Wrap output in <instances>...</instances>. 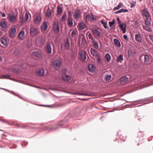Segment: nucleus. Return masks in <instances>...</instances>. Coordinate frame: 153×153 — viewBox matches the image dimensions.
<instances>
[{
  "instance_id": "57",
  "label": "nucleus",
  "mask_w": 153,
  "mask_h": 153,
  "mask_svg": "<svg viewBox=\"0 0 153 153\" xmlns=\"http://www.w3.org/2000/svg\"><path fill=\"white\" fill-rule=\"evenodd\" d=\"M2 16L3 17H5V14L3 12L2 14Z\"/></svg>"
},
{
  "instance_id": "10",
  "label": "nucleus",
  "mask_w": 153,
  "mask_h": 153,
  "mask_svg": "<svg viewBox=\"0 0 153 153\" xmlns=\"http://www.w3.org/2000/svg\"><path fill=\"white\" fill-rule=\"evenodd\" d=\"M128 78L126 77V76H122L119 79L120 83L123 85H124L128 82Z\"/></svg>"
},
{
  "instance_id": "18",
  "label": "nucleus",
  "mask_w": 153,
  "mask_h": 153,
  "mask_svg": "<svg viewBox=\"0 0 153 153\" xmlns=\"http://www.w3.org/2000/svg\"><path fill=\"white\" fill-rule=\"evenodd\" d=\"M18 36L21 40H23L24 39L25 37V32L24 30H22L19 33Z\"/></svg>"
},
{
  "instance_id": "15",
  "label": "nucleus",
  "mask_w": 153,
  "mask_h": 153,
  "mask_svg": "<svg viewBox=\"0 0 153 153\" xmlns=\"http://www.w3.org/2000/svg\"><path fill=\"white\" fill-rule=\"evenodd\" d=\"M92 32L94 36L96 37H100L101 36V33L97 29H93Z\"/></svg>"
},
{
  "instance_id": "58",
  "label": "nucleus",
  "mask_w": 153,
  "mask_h": 153,
  "mask_svg": "<svg viewBox=\"0 0 153 153\" xmlns=\"http://www.w3.org/2000/svg\"><path fill=\"white\" fill-rule=\"evenodd\" d=\"M117 20L119 22L118 23L119 24H120V23L121 21H120V19L119 18H117Z\"/></svg>"
},
{
  "instance_id": "17",
  "label": "nucleus",
  "mask_w": 153,
  "mask_h": 153,
  "mask_svg": "<svg viewBox=\"0 0 153 153\" xmlns=\"http://www.w3.org/2000/svg\"><path fill=\"white\" fill-rule=\"evenodd\" d=\"M62 78L65 81H68L71 79V76H70L67 75L65 74H64L62 75Z\"/></svg>"
},
{
  "instance_id": "52",
  "label": "nucleus",
  "mask_w": 153,
  "mask_h": 153,
  "mask_svg": "<svg viewBox=\"0 0 153 153\" xmlns=\"http://www.w3.org/2000/svg\"><path fill=\"white\" fill-rule=\"evenodd\" d=\"M6 123H7L8 124H9V125H15V123L14 122H12L10 123H8V122H6Z\"/></svg>"
},
{
  "instance_id": "13",
  "label": "nucleus",
  "mask_w": 153,
  "mask_h": 153,
  "mask_svg": "<svg viewBox=\"0 0 153 153\" xmlns=\"http://www.w3.org/2000/svg\"><path fill=\"white\" fill-rule=\"evenodd\" d=\"M32 55L39 59H41L43 55L42 53L39 51L33 52Z\"/></svg>"
},
{
  "instance_id": "30",
  "label": "nucleus",
  "mask_w": 153,
  "mask_h": 153,
  "mask_svg": "<svg viewBox=\"0 0 153 153\" xmlns=\"http://www.w3.org/2000/svg\"><path fill=\"white\" fill-rule=\"evenodd\" d=\"M67 23L69 27H71L73 24V19L72 18H68Z\"/></svg>"
},
{
  "instance_id": "16",
  "label": "nucleus",
  "mask_w": 153,
  "mask_h": 153,
  "mask_svg": "<svg viewBox=\"0 0 153 153\" xmlns=\"http://www.w3.org/2000/svg\"><path fill=\"white\" fill-rule=\"evenodd\" d=\"M0 26L3 30H6L7 27V22L4 20L1 21Z\"/></svg>"
},
{
  "instance_id": "38",
  "label": "nucleus",
  "mask_w": 153,
  "mask_h": 153,
  "mask_svg": "<svg viewBox=\"0 0 153 153\" xmlns=\"http://www.w3.org/2000/svg\"><path fill=\"white\" fill-rule=\"evenodd\" d=\"M123 5L120 2V3L118 5H117V6L115 7L113 9L114 10H118L121 8Z\"/></svg>"
},
{
  "instance_id": "19",
  "label": "nucleus",
  "mask_w": 153,
  "mask_h": 153,
  "mask_svg": "<svg viewBox=\"0 0 153 153\" xmlns=\"http://www.w3.org/2000/svg\"><path fill=\"white\" fill-rule=\"evenodd\" d=\"M95 67L92 64H90L88 66V71L91 72H94L95 70Z\"/></svg>"
},
{
  "instance_id": "1",
  "label": "nucleus",
  "mask_w": 153,
  "mask_h": 153,
  "mask_svg": "<svg viewBox=\"0 0 153 153\" xmlns=\"http://www.w3.org/2000/svg\"><path fill=\"white\" fill-rule=\"evenodd\" d=\"M42 15L40 13H37L33 16V20L36 25H39L42 21Z\"/></svg>"
},
{
  "instance_id": "3",
  "label": "nucleus",
  "mask_w": 153,
  "mask_h": 153,
  "mask_svg": "<svg viewBox=\"0 0 153 153\" xmlns=\"http://www.w3.org/2000/svg\"><path fill=\"white\" fill-rule=\"evenodd\" d=\"M40 32L39 29L34 27H31L30 29V34L31 37H33Z\"/></svg>"
},
{
  "instance_id": "49",
  "label": "nucleus",
  "mask_w": 153,
  "mask_h": 153,
  "mask_svg": "<svg viewBox=\"0 0 153 153\" xmlns=\"http://www.w3.org/2000/svg\"><path fill=\"white\" fill-rule=\"evenodd\" d=\"M121 11V13L122 12H126L128 11V10L127 9H121L120 10Z\"/></svg>"
},
{
  "instance_id": "33",
  "label": "nucleus",
  "mask_w": 153,
  "mask_h": 153,
  "mask_svg": "<svg viewBox=\"0 0 153 153\" xmlns=\"http://www.w3.org/2000/svg\"><path fill=\"white\" fill-rule=\"evenodd\" d=\"M92 44L94 47L96 49H98L99 48V46L98 43L96 42L94 40H93L92 42Z\"/></svg>"
},
{
  "instance_id": "46",
  "label": "nucleus",
  "mask_w": 153,
  "mask_h": 153,
  "mask_svg": "<svg viewBox=\"0 0 153 153\" xmlns=\"http://www.w3.org/2000/svg\"><path fill=\"white\" fill-rule=\"evenodd\" d=\"M96 57H97V62L98 63H100L101 62V60L100 56L98 55Z\"/></svg>"
},
{
  "instance_id": "61",
  "label": "nucleus",
  "mask_w": 153,
  "mask_h": 153,
  "mask_svg": "<svg viewBox=\"0 0 153 153\" xmlns=\"http://www.w3.org/2000/svg\"><path fill=\"white\" fill-rule=\"evenodd\" d=\"M120 138L124 142L125 141V139H123V138L121 137H120Z\"/></svg>"
},
{
  "instance_id": "24",
  "label": "nucleus",
  "mask_w": 153,
  "mask_h": 153,
  "mask_svg": "<svg viewBox=\"0 0 153 153\" xmlns=\"http://www.w3.org/2000/svg\"><path fill=\"white\" fill-rule=\"evenodd\" d=\"M45 14L46 16L48 18L51 16V10L49 7L47 9Z\"/></svg>"
},
{
  "instance_id": "53",
  "label": "nucleus",
  "mask_w": 153,
  "mask_h": 153,
  "mask_svg": "<svg viewBox=\"0 0 153 153\" xmlns=\"http://www.w3.org/2000/svg\"><path fill=\"white\" fill-rule=\"evenodd\" d=\"M4 78L9 79L10 77V76L9 75H4Z\"/></svg>"
},
{
  "instance_id": "22",
  "label": "nucleus",
  "mask_w": 153,
  "mask_h": 153,
  "mask_svg": "<svg viewBox=\"0 0 153 153\" xmlns=\"http://www.w3.org/2000/svg\"><path fill=\"white\" fill-rule=\"evenodd\" d=\"M44 73V70L43 68L39 69L36 71V74L39 76H43Z\"/></svg>"
},
{
  "instance_id": "27",
  "label": "nucleus",
  "mask_w": 153,
  "mask_h": 153,
  "mask_svg": "<svg viewBox=\"0 0 153 153\" xmlns=\"http://www.w3.org/2000/svg\"><path fill=\"white\" fill-rule=\"evenodd\" d=\"M0 40L3 45H7V41L6 38H2L0 39Z\"/></svg>"
},
{
  "instance_id": "25",
  "label": "nucleus",
  "mask_w": 153,
  "mask_h": 153,
  "mask_svg": "<svg viewBox=\"0 0 153 153\" xmlns=\"http://www.w3.org/2000/svg\"><path fill=\"white\" fill-rule=\"evenodd\" d=\"M64 46L65 48L67 49H68L69 48V43L68 39H66V41L65 42Z\"/></svg>"
},
{
  "instance_id": "8",
  "label": "nucleus",
  "mask_w": 153,
  "mask_h": 153,
  "mask_svg": "<svg viewBox=\"0 0 153 153\" xmlns=\"http://www.w3.org/2000/svg\"><path fill=\"white\" fill-rule=\"evenodd\" d=\"M61 64V60L60 59H57L54 60L53 63V66L55 69L59 68Z\"/></svg>"
},
{
  "instance_id": "43",
  "label": "nucleus",
  "mask_w": 153,
  "mask_h": 153,
  "mask_svg": "<svg viewBox=\"0 0 153 153\" xmlns=\"http://www.w3.org/2000/svg\"><path fill=\"white\" fill-rule=\"evenodd\" d=\"M111 78V75H108L106 76L105 79L106 81H109Z\"/></svg>"
},
{
  "instance_id": "64",
  "label": "nucleus",
  "mask_w": 153,
  "mask_h": 153,
  "mask_svg": "<svg viewBox=\"0 0 153 153\" xmlns=\"http://www.w3.org/2000/svg\"><path fill=\"white\" fill-rule=\"evenodd\" d=\"M50 128V127H46V129H48V128Z\"/></svg>"
},
{
  "instance_id": "9",
  "label": "nucleus",
  "mask_w": 153,
  "mask_h": 153,
  "mask_svg": "<svg viewBox=\"0 0 153 153\" xmlns=\"http://www.w3.org/2000/svg\"><path fill=\"white\" fill-rule=\"evenodd\" d=\"M81 14V12L78 9H75L74 14V18L75 19H78L79 18Z\"/></svg>"
},
{
  "instance_id": "60",
  "label": "nucleus",
  "mask_w": 153,
  "mask_h": 153,
  "mask_svg": "<svg viewBox=\"0 0 153 153\" xmlns=\"http://www.w3.org/2000/svg\"><path fill=\"white\" fill-rule=\"evenodd\" d=\"M134 5H135V4H131V7H134Z\"/></svg>"
},
{
  "instance_id": "2",
  "label": "nucleus",
  "mask_w": 153,
  "mask_h": 153,
  "mask_svg": "<svg viewBox=\"0 0 153 153\" xmlns=\"http://www.w3.org/2000/svg\"><path fill=\"white\" fill-rule=\"evenodd\" d=\"M17 18V16L14 13H9L7 14V19L11 23H15Z\"/></svg>"
},
{
  "instance_id": "54",
  "label": "nucleus",
  "mask_w": 153,
  "mask_h": 153,
  "mask_svg": "<svg viewBox=\"0 0 153 153\" xmlns=\"http://www.w3.org/2000/svg\"><path fill=\"white\" fill-rule=\"evenodd\" d=\"M149 37L151 40L153 42V35H149Z\"/></svg>"
},
{
  "instance_id": "45",
  "label": "nucleus",
  "mask_w": 153,
  "mask_h": 153,
  "mask_svg": "<svg viewBox=\"0 0 153 153\" xmlns=\"http://www.w3.org/2000/svg\"><path fill=\"white\" fill-rule=\"evenodd\" d=\"M76 31L75 30H73L71 33V35L72 37H75L76 35Z\"/></svg>"
},
{
  "instance_id": "7",
  "label": "nucleus",
  "mask_w": 153,
  "mask_h": 153,
  "mask_svg": "<svg viewBox=\"0 0 153 153\" xmlns=\"http://www.w3.org/2000/svg\"><path fill=\"white\" fill-rule=\"evenodd\" d=\"M79 57L81 60L84 61L86 59V53L84 51H79Z\"/></svg>"
},
{
  "instance_id": "40",
  "label": "nucleus",
  "mask_w": 153,
  "mask_h": 153,
  "mask_svg": "<svg viewBox=\"0 0 153 153\" xmlns=\"http://www.w3.org/2000/svg\"><path fill=\"white\" fill-rule=\"evenodd\" d=\"M143 28L144 29L150 32L152 31L151 28H149L148 26L143 25Z\"/></svg>"
},
{
  "instance_id": "56",
  "label": "nucleus",
  "mask_w": 153,
  "mask_h": 153,
  "mask_svg": "<svg viewBox=\"0 0 153 153\" xmlns=\"http://www.w3.org/2000/svg\"><path fill=\"white\" fill-rule=\"evenodd\" d=\"M121 13V11H120V10H118V11H115V12H114V13L115 14L119 13Z\"/></svg>"
},
{
  "instance_id": "12",
  "label": "nucleus",
  "mask_w": 153,
  "mask_h": 153,
  "mask_svg": "<svg viewBox=\"0 0 153 153\" xmlns=\"http://www.w3.org/2000/svg\"><path fill=\"white\" fill-rule=\"evenodd\" d=\"M16 32V29L15 27H12L9 31V36L10 37L13 38L15 36Z\"/></svg>"
},
{
  "instance_id": "34",
  "label": "nucleus",
  "mask_w": 153,
  "mask_h": 153,
  "mask_svg": "<svg viewBox=\"0 0 153 153\" xmlns=\"http://www.w3.org/2000/svg\"><path fill=\"white\" fill-rule=\"evenodd\" d=\"M101 22L105 29L108 28V27L107 26V23L106 21H105L103 19H102L101 21Z\"/></svg>"
},
{
  "instance_id": "41",
  "label": "nucleus",
  "mask_w": 153,
  "mask_h": 153,
  "mask_svg": "<svg viewBox=\"0 0 153 153\" xmlns=\"http://www.w3.org/2000/svg\"><path fill=\"white\" fill-rule=\"evenodd\" d=\"M66 16H67L66 14L65 13L63 14L62 17L61 21L62 22L64 21L65 20V19L66 18Z\"/></svg>"
},
{
  "instance_id": "59",
  "label": "nucleus",
  "mask_w": 153,
  "mask_h": 153,
  "mask_svg": "<svg viewBox=\"0 0 153 153\" xmlns=\"http://www.w3.org/2000/svg\"><path fill=\"white\" fill-rule=\"evenodd\" d=\"M0 120H1V121H2L3 122H5V120H4V119H0Z\"/></svg>"
},
{
  "instance_id": "37",
  "label": "nucleus",
  "mask_w": 153,
  "mask_h": 153,
  "mask_svg": "<svg viewBox=\"0 0 153 153\" xmlns=\"http://www.w3.org/2000/svg\"><path fill=\"white\" fill-rule=\"evenodd\" d=\"M105 58L107 62H109L110 60L111 57L109 53H107L105 55Z\"/></svg>"
},
{
  "instance_id": "55",
  "label": "nucleus",
  "mask_w": 153,
  "mask_h": 153,
  "mask_svg": "<svg viewBox=\"0 0 153 153\" xmlns=\"http://www.w3.org/2000/svg\"><path fill=\"white\" fill-rule=\"evenodd\" d=\"M15 125L17 127L19 128L20 125V124L17 123H15Z\"/></svg>"
},
{
  "instance_id": "32",
  "label": "nucleus",
  "mask_w": 153,
  "mask_h": 153,
  "mask_svg": "<svg viewBox=\"0 0 153 153\" xmlns=\"http://www.w3.org/2000/svg\"><path fill=\"white\" fill-rule=\"evenodd\" d=\"M144 62L146 64H148L150 60V58L147 55H145L144 56Z\"/></svg>"
},
{
  "instance_id": "26",
  "label": "nucleus",
  "mask_w": 153,
  "mask_h": 153,
  "mask_svg": "<svg viewBox=\"0 0 153 153\" xmlns=\"http://www.w3.org/2000/svg\"><path fill=\"white\" fill-rule=\"evenodd\" d=\"M85 27V24L83 22H80L79 24V29L80 30H83Z\"/></svg>"
},
{
  "instance_id": "35",
  "label": "nucleus",
  "mask_w": 153,
  "mask_h": 153,
  "mask_svg": "<svg viewBox=\"0 0 153 153\" xmlns=\"http://www.w3.org/2000/svg\"><path fill=\"white\" fill-rule=\"evenodd\" d=\"M123 59L122 54L120 55L117 58V62H121Z\"/></svg>"
},
{
  "instance_id": "42",
  "label": "nucleus",
  "mask_w": 153,
  "mask_h": 153,
  "mask_svg": "<svg viewBox=\"0 0 153 153\" xmlns=\"http://www.w3.org/2000/svg\"><path fill=\"white\" fill-rule=\"evenodd\" d=\"M20 53V51L19 49H16L14 52V53L15 54L17 55L19 54Z\"/></svg>"
},
{
  "instance_id": "21",
  "label": "nucleus",
  "mask_w": 153,
  "mask_h": 153,
  "mask_svg": "<svg viewBox=\"0 0 153 153\" xmlns=\"http://www.w3.org/2000/svg\"><path fill=\"white\" fill-rule=\"evenodd\" d=\"M46 49L48 53L50 54L51 53V47L50 43H47Z\"/></svg>"
},
{
  "instance_id": "63",
  "label": "nucleus",
  "mask_w": 153,
  "mask_h": 153,
  "mask_svg": "<svg viewBox=\"0 0 153 153\" xmlns=\"http://www.w3.org/2000/svg\"><path fill=\"white\" fill-rule=\"evenodd\" d=\"M151 10L153 11V7H151Z\"/></svg>"
},
{
  "instance_id": "39",
  "label": "nucleus",
  "mask_w": 153,
  "mask_h": 153,
  "mask_svg": "<svg viewBox=\"0 0 153 153\" xmlns=\"http://www.w3.org/2000/svg\"><path fill=\"white\" fill-rule=\"evenodd\" d=\"M20 128H30V129H33L34 128H32L30 127H28L27 126L23 125L22 124H20L19 127Z\"/></svg>"
},
{
  "instance_id": "48",
  "label": "nucleus",
  "mask_w": 153,
  "mask_h": 153,
  "mask_svg": "<svg viewBox=\"0 0 153 153\" xmlns=\"http://www.w3.org/2000/svg\"><path fill=\"white\" fill-rule=\"evenodd\" d=\"M88 37L90 39H91L92 40V41L94 40L92 37V34L91 33H88Z\"/></svg>"
},
{
  "instance_id": "6",
  "label": "nucleus",
  "mask_w": 153,
  "mask_h": 153,
  "mask_svg": "<svg viewBox=\"0 0 153 153\" xmlns=\"http://www.w3.org/2000/svg\"><path fill=\"white\" fill-rule=\"evenodd\" d=\"M52 29L56 33H58L59 31V27L58 22H54L53 23Z\"/></svg>"
},
{
  "instance_id": "28",
  "label": "nucleus",
  "mask_w": 153,
  "mask_h": 153,
  "mask_svg": "<svg viewBox=\"0 0 153 153\" xmlns=\"http://www.w3.org/2000/svg\"><path fill=\"white\" fill-rule=\"evenodd\" d=\"M91 54L94 56H96L98 55L97 51L94 49L91 48Z\"/></svg>"
},
{
  "instance_id": "14",
  "label": "nucleus",
  "mask_w": 153,
  "mask_h": 153,
  "mask_svg": "<svg viewBox=\"0 0 153 153\" xmlns=\"http://www.w3.org/2000/svg\"><path fill=\"white\" fill-rule=\"evenodd\" d=\"M142 15L143 16L146 17V18H150L151 17L149 13L147 10L145 9L143 10L142 11Z\"/></svg>"
},
{
  "instance_id": "44",
  "label": "nucleus",
  "mask_w": 153,
  "mask_h": 153,
  "mask_svg": "<svg viewBox=\"0 0 153 153\" xmlns=\"http://www.w3.org/2000/svg\"><path fill=\"white\" fill-rule=\"evenodd\" d=\"M73 12L71 11H69L68 12V18H72L71 16H72V13Z\"/></svg>"
},
{
  "instance_id": "50",
  "label": "nucleus",
  "mask_w": 153,
  "mask_h": 153,
  "mask_svg": "<svg viewBox=\"0 0 153 153\" xmlns=\"http://www.w3.org/2000/svg\"><path fill=\"white\" fill-rule=\"evenodd\" d=\"M123 37L124 39L126 41H128L129 40L128 38V37L126 35H124Z\"/></svg>"
},
{
  "instance_id": "11",
  "label": "nucleus",
  "mask_w": 153,
  "mask_h": 153,
  "mask_svg": "<svg viewBox=\"0 0 153 153\" xmlns=\"http://www.w3.org/2000/svg\"><path fill=\"white\" fill-rule=\"evenodd\" d=\"M48 22L45 21L42 23L40 26V29L42 31H45L47 30L48 27Z\"/></svg>"
},
{
  "instance_id": "20",
  "label": "nucleus",
  "mask_w": 153,
  "mask_h": 153,
  "mask_svg": "<svg viewBox=\"0 0 153 153\" xmlns=\"http://www.w3.org/2000/svg\"><path fill=\"white\" fill-rule=\"evenodd\" d=\"M120 28L122 30L123 32V33H126V25L125 23H122L120 24L119 25Z\"/></svg>"
},
{
  "instance_id": "36",
  "label": "nucleus",
  "mask_w": 153,
  "mask_h": 153,
  "mask_svg": "<svg viewBox=\"0 0 153 153\" xmlns=\"http://www.w3.org/2000/svg\"><path fill=\"white\" fill-rule=\"evenodd\" d=\"M62 11V7L58 6L57 8V13L58 14H60Z\"/></svg>"
},
{
  "instance_id": "29",
  "label": "nucleus",
  "mask_w": 153,
  "mask_h": 153,
  "mask_svg": "<svg viewBox=\"0 0 153 153\" xmlns=\"http://www.w3.org/2000/svg\"><path fill=\"white\" fill-rule=\"evenodd\" d=\"M114 42L116 46L120 47V41L117 39H114Z\"/></svg>"
},
{
  "instance_id": "47",
  "label": "nucleus",
  "mask_w": 153,
  "mask_h": 153,
  "mask_svg": "<svg viewBox=\"0 0 153 153\" xmlns=\"http://www.w3.org/2000/svg\"><path fill=\"white\" fill-rule=\"evenodd\" d=\"M115 23L114 20L111 22H109V24L110 27H111L112 25H113Z\"/></svg>"
},
{
  "instance_id": "5",
  "label": "nucleus",
  "mask_w": 153,
  "mask_h": 153,
  "mask_svg": "<svg viewBox=\"0 0 153 153\" xmlns=\"http://www.w3.org/2000/svg\"><path fill=\"white\" fill-rule=\"evenodd\" d=\"M96 19L97 16L91 13L90 14L86 15L85 16V21L87 22L91 20L94 21Z\"/></svg>"
},
{
  "instance_id": "23",
  "label": "nucleus",
  "mask_w": 153,
  "mask_h": 153,
  "mask_svg": "<svg viewBox=\"0 0 153 153\" xmlns=\"http://www.w3.org/2000/svg\"><path fill=\"white\" fill-rule=\"evenodd\" d=\"M135 39L137 42L139 43L141 42V37L139 34H137L135 35Z\"/></svg>"
},
{
  "instance_id": "4",
  "label": "nucleus",
  "mask_w": 153,
  "mask_h": 153,
  "mask_svg": "<svg viewBox=\"0 0 153 153\" xmlns=\"http://www.w3.org/2000/svg\"><path fill=\"white\" fill-rule=\"evenodd\" d=\"M28 19V13H25L24 16L21 14L19 16L20 22H19L22 25L24 23L26 22Z\"/></svg>"
},
{
  "instance_id": "62",
  "label": "nucleus",
  "mask_w": 153,
  "mask_h": 153,
  "mask_svg": "<svg viewBox=\"0 0 153 153\" xmlns=\"http://www.w3.org/2000/svg\"><path fill=\"white\" fill-rule=\"evenodd\" d=\"M137 23H138V21H135V24H134L135 25L137 24Z\"/></svg>"
},
{
  "instance_id": "51",
  "label": "nucleus",
  "mask_w": 153,
  "mask_h": 153,
  "mask_svg": "<svg viewBox=\"0 0 153 153\" xmlns=\"http://www.w3.org/2000/svg\"><path fill=\"white\" fill-rule=\"evenodd\" d=\"M78 94H79V95H85V96H88V95L86 93H78Z\"/></svg>"
},
{
  "instance_id": "31",
  "label": "nucleus",
  "mask_w": 153,
  "mask_h": 153,
  "mask_svg": "<svg viewBox=\"0 0 153 153\" xmlns=\"http://www.w3.org/2000/svg\"><path fill=\"white\" fill-rule=\"evenodd\" d=\"M151 18H147L145 20V24L148 26H149L151 25Z\"/></svg>"
}]
</instances>
